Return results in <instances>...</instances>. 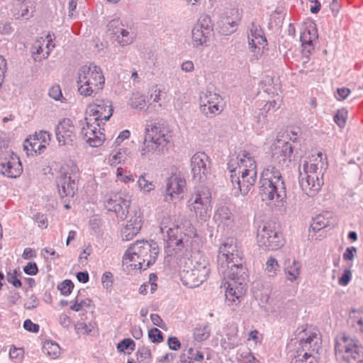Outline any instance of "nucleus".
Here are the masks:
<instances>
[{"mask_svg":"<svg viewBox=\"0 0 363 363\" xmlns=\"http://www.w3.org/2000/svg\"><path fill=\"white\" fill-rule=\"evenodd\" d=\"M242 251H219L217 256L218 269L227 279L224 283L225 303L233 310L247 291V275L242 263Z\"/></svg>","mask_w":363,"mask_h":363,"instance_id":"nucleus-1","label":"nucleus"},{"mask_svg":"<svg viewBox=\"0 0 363 363\" xmlns=\"http://www.w3.org/2000/svg\"><path fill=\"white\" fill-rule=\"evenodd\" d=\"M227 164L231 173L234 195H247L257 179V164L254 157L248 151L242 150L238 155H230Z\"/></svg>","mask_w":363,"mask_h":363,"instance_id":"nucleus-2","label":"nucleus"},{"mask_svg":"<svg viewBox=\"0 0 363 363\" xmlns=\"http://www.w3.org/2000/svg\"><path fill=\"white\" fill-rule=\"evenodd\" d=\"M200 252L201 251H176L177 264L186 268L181 273V280L184 285L189 288L200 286L210 273L209 268L206 267L205 264L196 262V265L193 264L191 259L200 257Z\"/></svg>","mask_w":363,"mask_h":363,"instance_id":"nucleus-3","label":"nucleus"},{"mask_svg":"<svg viewBox=\"0 0 363 363\" xmlns=\"http://www.w3.org/2000/svg\"><path fill=\"white\" fill-rule=\"evenodd\" d=\"M259 194L262 201H275L279 203L286 197V189L281 174L276 167H266L260 177Z\"/></svg>","mask_w":363,"mask_h":363,"instance_id":"nucleus-4","label":"nucleus"},{"mask_svg":"<svg viewBox=\"0 0 363 363\" xmlns=\"http://www.w3.org/2000/svg\"><path fill=\"white\" fill-rule=\"evenodd\" d=\"M322 153L319 152L317 157L306 162L302 172L300 170L299 183L303 191L308 196L313 197L320 191L323 184V174L325 170L322 162Z\"/></svg>","mask_w":363,"mask_h":363,"instance_id":"nucleus-5","label":"nucleus"},{"mask_svg":"<svg viewBox=\"0 0 363 363\" xmlns=\"http://www.w3.org/2000/svg\"><path fill=\"white\" fill-rule=\"evenodd\" d=\"M77 82L79 94L87 97L96 95L103 89L105 79L101 68L90 64L79 69Z\"/></svg>","mask_w":363,"mask_h":363,"instance_id":"nucleus-6","label":"nucleus"},{"mask_svg":"<svg viewBox=\"0 0 363 363\" xmlns=\"http://www.w3.org/2000/svg\"><path fill=\"white\" fill-rule=\"evenodd\" d=\"M170 139V132L164 124L147 125L143 147L141 149L142 157H150L154 152H162Z\"/></svg>","mask_w":363,"mask_h":363,"instance_id":"nucleus-7","label":"nucleus"},{"mask_svg":"<svg viewBox=\"0 0 363 363\" xmlns=\"http://www.w3.org/2000/svg\"><path fill=\"white\" fill-rule=\"evenodd\" d=\"M300 338L291 363H318L322 344L320 335L315 332L306 333Z\"/></svg>","mask_w":363,"mask_h":363,"instance_id":"nucleus-8","label":"nucleus"},{"mask_svg":"<svg viewBox=\"0 0 363 363\" xmlns=\"http://www.w3.org/2000/svg\"><path fill=\"white\" fill-rule=\"evenodd\" d=\"M335 354L337 360L346 363H362L363 362V347L358 340L345 333H340L336 337Z\"/></svg>","mask_w":363,"mask_h":363,"instance_id":"nucleus-9","label":"nucleus"},{"mask_svg":"<svg viewBox=\"0 0 363 363\" xmlns=\"http://www.w3.org/2000/svg\"><path fill=\"white\" fill-rule=\"evenodd\" d=\"M160 230L162 233L167 234L165 248H172L181 246L186 247L185 243L189 242V237L194 234L193 228L190 222L184 219L181 224L174 225L173 227L167 228L164 222L161 223Z\"/></svg>","mask_w":363,"mask_h":363,"instance_id":"nucleus-10","label":"nucleus"},{"mask_svg":"<svg viewBox=\"0 0 363 363\" xmlns=\"http://www.w3.org/2000/svg\"><path fill=\"white\" fill-rule=\"evenodd\" d=\"M211 199V194L208 188L204 186H199L195 189L188 200V207L197 218L206 220L209 217Z\"/></svg>","mask_w":363,"mask_h":363,"instance_id":"nucleus-11","label":"nucleus"},{"mask_svg":"<svg viewBox=\"0 0 363 363\" xmlns=\"http://www.w3.org/2000/svg\"><path fill=\"white\" fill-rule=\"evenodd\" d=\"M257 244L267 250H279L282 246L278 233L275 230V223L272 221H261L257 227Z\"/></svg>","mask_w":363,"mask_h":363,"instance_id":"nucleus-12","label":"nucleus"},{"mask_svg":"<svg viewBox=\"0 0 363 363\" xmlns=\"http://www.w3.org/2000/svg\"><path fill=\"white\" fill-rule=\"evenodd\" d=\"M77 168L72 167L71 172L62 168L57 177V186L60 196L73 197L77 190Z\"/></svg>","mask_w":363,"mask_h":363,"instance_id":"nucleus-13","label":"nucleus"},{"mask_svg":"<svg viewBox=\"0 0 363 363\" xmlns=\"http://www.w3.org/2000/svg\"><path fill=\"white\" fill-rule=\"evenodd\" d=\"M223 99L221 96L211 91L201 92L199 104L201 111L208 118L218 115L223 111Z\"/></svg>","mask_w":363,"mask_h":363,"instance_id":"nucleus-14","label":"nucleus"},{"mask_svg":"<svg viewBox=\"0 0 363 363\" xmlns=\"http://www.w3.org/2000/svg\"><path fill=\"white\" fill-rule=\"evenodd\" d=\"M193 179L196 182H204L210 174L211 160L203 152L195 153L191 159Z\"/></svg>","mask_w":363,"mask_h":363,"instance_id":"nucleus-15","label":"nucleus"},{"mask_svg":"<svg viewBox=\"0 0 363 363\" xmlns=\"http://www.w3.org/2000/svg\"><path fill=\"white\" fill-rule=\"evenodd\" d=\"M213 31L211 18L204 15L199 18L191 30V41L194 48L203 46Z\"/></svg>","mask_w":363,"mask_h":363,"instance_id":"nucleus-16","label":"nucleus"},{"mask_svg":"<svg viewBox=\"0 0 363 363\" xmlns=\"http://www.w3.org/2000/svg\"><path fill=\"white\" fill-rule=\"evenodd\" d=\"M130 205V200L121 193L114 194L105 203L106 209L114 212L121 220L127 218Z\"/></svg>","mask_w":363,"mask_h":363,"instance_id":"nucleus-17","label":"nucleus"},{"mask_svg":"<svg viewBox=\"0 0 363 363\" xmlns=\"http://www.w3.org/2000/svg\"><path fill=\"white\" fill-rule=\"evenodd\" d=\"M272 159L281 166H288L291 161L293 147L291 143L277 140L272 147Z\"/></svg>","mask_w":363,"mask_h":363,"instance_id":"nucleus-18","label":"nucleus"},{"mask_svg":"<svg viewBox=\"0 0 363 363\" xmlns=\"http://www.w3.org/2000/svg\"><path fill=\"white\" fill-rule=\"evenodd\" d=\"M108 27V30L116 36V40L121 46L131 44L135 38V33L130 29L125 28L119 19L111 21Z\"/></svg>","mask_w":363,"mask_h":363,"instance_id":"nucleus-19","label":"nucleus"},{"mask_svg":"<svg viewBox=\"0 0 363 363\" xmlns=\"http://www.w3.org/2000/svg\"><path fill=\"white\" fill-rule=\"evenodd\" d=\"M74 126L69 118H63L55 128L56 138L60 146L72 145L75 138Z\"/></svg>","mask_w":363,"mask_h":363,"instance_id":"nucleus-20","label":"nucleus"},{"mask_svg":"<svg viewBox=\"0 0 363 363\" xmlns=\"http://www.w3.org/2000/svg\"><path fill=\"white\" fill-rule=\"evenodd\" d=\"M90 116H95L96 121H108L113 114L112 103L108 99H96L94 104L88 107Z\"/></svg>","mask_w":363,"mask_h":363,"instance_id":"nucleus-21","label":"nucleus"},{"mask_svg":"<svg viewBox=\"0 0 363 363\" xmlns=\"http://www.w3.org/2000/svg\"><path fill=\"white\" fill-rule=\"evenodd\" d=\"M88 120L89 118H86V122L82 123V136L91 147H99L105 140L104 136L99 130H97L96 127L89 123Z\"/></svg>","mask_w":363,"mask_h":363,"instance_id":"nucleus-22","label":"nucleus"},{"mask_svg":"<svg viewBox=\"0 0 363 363\" xmlns=\"http://www.w3.org/2000/svg\"><path fill=\"white\" fill-rule=\"evenodd\" d=\"M250 48L252 52L261 55V50L267 45V39L262 29L255 23H252L250 32L247 34Z\"/></svg>","mask_w":363,"mask_h":363,"instance_id":"nucleus-23","label":"nucleus"},{"mask_svg":"<svg viewBox=\"0 0 363 363\" xmlns=\"http://www.w3.org/2000/svg\"><path fill=\"white\" fill-rule=\"evenodd\" d=\"M186 189V181L178 174L172 175L166 183V198L165 200L168 202L173 200L174 198L178 196L184 192Z\"/></svg>","mask_w":363,"mask_h":363,"instance_id":"nucleus-24","label":"nucleus"},{"mask_svg":"<svg viewBox=\"0 0 363 363\" xmlns=\"http://www.w3.org/2000/svg\"><path fill=\"white\" fill-rule=\"evenodd\" d=\"M333 218L330 212L326 211L316 216L308 230V236L311 239H317L315 233L321 232L325 228L333 225Z\"/></svg>","mask_w":363,"mask_h":363,"instance_id":"nucleus-25","label":"nucleus"},{"mask_svg":"<svg viewBox=\"0 0 363 363\" xmlns=\"http://www.w3.org/2000/svg\"><path fill=\"white\" fill-rule=\"evenodd\" d=\"M142 220L140 216L136 214L128 220V223L121 230V238L123 240H131L136 235L141 229Z\"/></svg>","mask_w":363,"mask_h":363,"instance_id":"nucleus-26","label":"nucleus"},{"mask_svg":"<svg viewBox=\"0 0 363 363\" xmlns=\"http://www.w3.org/2000/svg\"><path fill=\"white\" fill-rule=\"evenodd\" d=\"M214 221L218 226L223 228H230L234 223V217L230 209L225 206H221L217 208L213 216Z\"/></svg>","mask_w":363,"mask_h":363,"instance_id":"nucleus-27","label":"nucleus"},{"mask_svg":"<svg viewBox=\"0 0 363 363\" xmlns=\"http://www.w3.org/2000/svg\"><path fill=\"white\" fill-rule=\"evenodd\" d=\"M1 171L7 177L16 178L19 177L23 172V167L19 158L12 157L6 163H2Z\"/></svg>","mask_w":363,"mask_h":363,"instance_id":"nucleus-28","label":"nucleus"},{"mask_svg":"<svg viewBox=\"0 0 363 363\" xmlns=\"http://www.w3.org/2000/svg\"><path fill=\"white\" fill-rule=\"evenodd\" d=\"M348 322L357 333L363 336V308L351 310Z\"/></svg>","mask_w":363,"mask_h":363,"instance_id":"nucleus-29","label":"nucleus"},{"mask_svg":"<svg viewBox=\"0 0 363 363\" xmlns=\"http://www.w3.org/2000/svg\"><path fill=\"white\" fill-rule=\"evenodd\" d=\"M238 20L230 16L223 17L220 21L219 31L224 35H229L237 30Z\"/></svg>","mask_w":363,"mask_h":363,"instance_id":"nucleus-30","label":"nucleus"},{"mask_svg":"<svg viewBox=\"0 0 363 363\" xmlns=\"http://www.w3.org/2000/svg\"><path fill=\"white\" fill-rule=\"evenodd\" d=\"M318 40V34L316 30L313 29L304 31L301 36V41L304 49L309 46V50H313V43Z\"/></svg>","mask_w":363,"mask_h":363,"instance_id":"nucleus-31","label":"nucleus"},{"mask_svg":"<svg viewBox=\"0 0 363 363\" xmlns=\"http://www.w3.org/2000/svg\"><path fill=\"white\" fill-rule=\"evenodd\" d=\"M301 264L295 260L285 268L286 278L290 281H294L300 275Z\"/></svg>","mask_w":363,"mask_h":363,"instance_id":"nucleus-32","label":"nucleus"},{"mask_svg":"<svg viewBox=\"0 0 363 363\" xmlns=\"http://www.w3.org/2000/svg\"><path fill=\"white\" fill-rule=\"evenodd\" d=\"M43 349L44 352L52 359H56L60 354V347L59 345L52 341H46Z\"/></svg>","mask_w":363,"mask_h":363,"instance_id":"nucleus-33","label":"nucleus"},{"mask_svg":"<svg viewBox=\"0 0 363 363\" xmlns=\"http://www.w3.org/2000/svg\"><path fill=\"white\" fill-rule=\"evenodd\" d=\"M158 248V246L153 240H137L135 242L132 243L127 250H155Z\"/></svg>","mask_w":363,"mask_h":363,"instance_id":"nucleus-34","label":"nucleus"},{"mask_svg":"<svg viewBox=\"0 0 363 363\" xmlns=\"http://www.w3.org/2000/svg\"><path fill=\"white\" fill-rule=\"evenodd\" d=\"M194 349L190 347L187 350L188 356L185 354L181 355V362L182 363H193L194 361L201 362L203 359V354L196 351V356H194Z\"/></svg>","mask_w":363,"mask_h":363,"instance_id":"nucleus-35","label":"nucleus"},{"mask_svg":"<svg viewBox=\"0 0 363 363\" xmlns=\"http://www.w3.org/2000/svg\"><path fill=\"white\" fill-rule=\"evenodd\" d=\"M210 331L209 327L207 325L197 326L194 330V337L199 342L206 340L210 336Z\"/></svg>","mask_w":363,"mask_h":363,"instance_id":"nucleus-36","label":"nucleus"},{"mask_svg":"<svg viewBox=\"0 0 363 363\" xmlns=\"http://www.w3.org/2000/svg\"><path fill=\"white\" fill-rule=\"evenodd\" d=\"M127 150L125 149H121L116 154L113 155L110 157L109 162L111 165H116L119 163H125L128 159Z\"/></svg>","mask_w":363,"mask_h":363,"instance_id":"nucleus-37","label":"nucleus"},{"mask_svg":"<svg viewBox=\"0 0 363 363\" xmlns=\"http://www.w3.org/2000/svg\"><path fill=\"white\" fill-rule=\"evenodd\" d=\"M135 342L130 338H125L117 345V350L119 352H125V350H130L128 353L135 350Z\"/></svg>","mask_w":363,"mask_h":363,"instance_id":"nucleus-38","label":"nucleus"},{"mask_svg":"<svg viewBox=\"0 0 363 363\" xmlns=\"http://www.w3.org/2000/svg\"><path fill=\"white\" fill-rule=\"evenodd\" d=\"M129 104L133 108L143 109L145 106V97L138 93L133 94L130 99Z\"/></svg>","mask_w":363,"mask_h":363,"instance_id":"nucleus-39","label":"nucleus"},{"mask_svg":"<svg viewBox=\"0 0 363 363\" xmlns=\"http://www.w3.org/2000/svg\"><path fill=\"white\" fill-rule=\"evenodd\" d=\"M347 118V111L345 108L337 110L334 116V121L340 128H344Z\"/></svg>","mask_w":363,"mask_h":363,"instance_id":"nucleus-40","label":"nucleus"},{"mask_svg":"<svg viewBox=\"0 0 363 363\" xmlns=\"http://www.w3.org/2000/svg\"><path fill=\"white\" fill-rule=\"evenodd\" d=\"M137 359L139 363H149L151 358V352L150 349L142 347L137 352Z\"/></svg>","mask_w":363,"mask_h":363,"instance_id":"nucleus-41","label":"nucleus"},{"mask_svg":"<svg viewBox=\"0 0 363 363\" xmlns=\"http://www.w3.org/2000/svg\"><path fill=\"white\" fill-rule=\"evenodd\" d=\"M279 264L276 259L270 257L266 263V272L269 277H274L277 274Z\"/></svg>","mask_w":363,"mask_h":363,"instance_id":"nucleus-42","label":"nucleus"},{"mask_svg":"<svg viewBox=\"0 0 363 363\" xmlns=\"http://www.w3.org/2000/svg\"><path fill=\"white\" fill-rule=\"evenodd\" d=\"M43 45L41 40H38L31 47V52L33 54L35 61H40L43 57L39 55L43 52Z\"/></svg>","mask_w":363,"mask_h":363,"instance_id":"nucleus-43","label":"nucleus"},{"mask_svg":"<svg viewBox=\"0 0 363 363\" xmlns=\"http://www.w3.org/2000/svg\"><path fill=\"white\" fill-rule=\"evenodd\" d=\"M94 325L92 324H89L87 325L84 322H78L75 325V331L77 334H89L92 330L94 329Z\"/></svg>","mask_w":363,"mask_h":363,"instance_id":"nucleus-44","label":"nucleus"},{"mask_svg":"<svg viewBox=\"0 0 363 363\" xmlns=\"http://www.w3.org/2000/svg\"><path fill=\"white\" fill-rule=\"evenodd\" d=\"M138 184L141 190L145 192H150L154 189L155 185L152 182H149L145 177V175H141L138 180Z\"/></svg>","mask_w":363,"mask_h":363,"instance_id":"nucleus-45","label":"nucleus"},{"mask_svg":"<svg viewBox=\"0 0 363 363\" xmlns=\"http://www.w3.org/2000/svg\"><path fill=\"white\" fill-rule=\"evenodd\" d=\"M148 337L154 343H160L163 341L162 332L156 328H152L149 330Z\"/></svg>","mask_w":363,"mask_h":363,"instance_id":"nucleus-46","label":"nucleus"},{"mask_svg":"<svg viewBox=\"0 0 363 363\" xmlns=\"http://www.w3.org/2000/svg\"><path fill=\"white\" fill-rule=\"evenodd\" d=\"M24 352L21 348L13 347L9 351L10 358L13 359L16 363H20L23 357Z\"/></svg>","mask_w":363,"mask_h":363,"instance_id":"nucleus-47","label":"nucleus"},{"mask_svg":"<svg viewBox=\"0 0 363 363\" xmlns=\"http://www.w3.org/2000/svg\"><path fill=\"white\" fill-rule=\"evenodd\" d=\"M49 96L56 101H63L65 99L62 96L61 88L59 85H53L49 89Z\"/></svg>","mask_w":363,"mask_h":363,"instance_id":"nucleus-48","label":"nucleus"},{"mask_svg":"<svg viewBox=\"0 0 363 363\" xmlns=\"http://www.w3.org/2000/svg\"><path fill=\"white\" fill-rule=\"evenodd\" d=\"M74 288V284L71 280L67 279L62 281L59 286L58 289L60 290L62 294L67 296L71 294Z\"/></svg>","mask_w":363,"mask_h":363,"instance_id":"nucleus-49","label":"nucleus"},{"mask_svg":"<svg viewBox=\"0 0 363 363\" xmlns=\"http://www.w3.org/2000/svg\"><path fill=\"white\" fill-rule=\"evenodd\" d=\"M6 280L16 288H20L22 286L21 280L18 278L16 270H14L13 272H9L6 274Z\"/></svg>","mask_w":363,"mask_h":363,"instance_id":"nucleus-50","label":"nucleus"},{"mask_svg":"<svg viewBox=\"0 0 363 363\" xmlns=\"http://www.w3.org/2000/svg\"><path fill=\"white\" fill-rule=\"evenodd\" d=\"M279 108V106L277 105V103L275 100L269 101H268L262 108V110H260L259 115L261 114L264 118L266 117V115L264 113H267V112L270 111H276Z\"/></svg>","mask_w":363,"mask_h":363,"instance_id":"nucleus-51","label":"nucleus"},{"mask_svg":"<svg viewBox=\"0 0 363 363\" xmlns=\"http://www.w3.org/2000/svg\"><path fill=\"white\" fill-rule=\"evenodd\" d=\"M352 278V272L349 269L344 271L342 275L338 280V283L341 286H347Z\"/></svg>","mask_w":363,"mask_h":363,"instance_id":"nucleus-52","label":"nucleus"},{"mask_svg":"<svg viewBox=\"0 0 363 363\" xmlns=\"http://www.w3.org/2000/svg\"><path fill=\"white\" fill-rule=\"evenodd\" d=\"M101 282L104 288L108 289L113 282V274L110 272L104 273L101 277Z\"/></svg>","mask_w":363,"mask_h":363,"instance_id":"nucleus-53","label":"nucleus"},{"mask_svg":"<svg viewBox=\"0 0 363 363\" xmlns=\"http://www.w3.org/2000/svg\"><path fill=\"white\" fill-rule=\"evenodd\" d=\"M221 247L237 248V247H238L237 240L233 237L227 238L221 243V246L220 248H221Z\"/></svg>","mask_w":363,"mask_h":363,"instance_id":"nucleus-54","label":"nucleus"},{"mask_svg":"<svg viewBox=\"0 0 363 363\" xmlns=\"http://www.w3.org/2000/svg\"><path fill=\"white\" fill-rule=\"evenodd\" d=\"M23 328L27 331L32 333H38L40 329L39 325L33 323L30 319H27L24 321Z\"/></svg>","mask_w":363,"mask_h":363,"instance_id":"nucleus-55","label":"nucleus"},{"mask_svg":"<svg viewBox=\"0 0 363 363\" xmlns=\"http://www.w3.org/2000/svg\"><path fill=\"white\" fill-rule=\"evenodd\" d=\"M23 271L28 275H35L38 272V269L35 262H28L27 265L24 267Z\"/></svg>","mask_w":363,"mask_h":363,"instance_id":"nucleus-56","label":"nucleus"},{"mask_svg":"<svg viewBox=\"0 0 363 363\" xmlns=\"http://www.w3.org/2000/svg\"><path fill=\"white\" fill-rule=\"evenodd\" d=\"M167 343H168L169 347L172 350L177 351V350H179L181 347V343H180L179 340H178V338L176 337H169V339L167 340Z\"/></svg>","mask_w":363,"mask_h":363,"instance_id":"nucleus-57","label":"nucleus"},{"mask_svg":"<svg viewBox=\"0 0 363 363\" xmlns=\"http://www.w3.org/2000/svg\"><path fill=\"white\" fill-rule=\"evenodd\" d=\"M38 305V301L35 296L31 295L28 301L25 303V308L26 309L30 310L37 307Z\"/></svg>","mask_w":363,"mask_h":363,"instance_id":"nucleus-58","label":"nucleus"},{"mask_svg":"<svg viewBox=\"0 0 363 363\" xmlns=\"http://www.w3.org/2000/svg\"><path fill=\"white\" fill-rule=\"evenodd\" d=\"M35 219L38 223V226L41 228H46L48 226V220L45 215L38 213L35 215Z\"/></svg>","mask_w":363,"mask_h":363,"instance_id":"nucleus-59","label":"nucleus"},{"mask_svg":"<svg viewBox=\"0 0 363 363\" xmlns=\"http://www.w3.org/2000/svg\"><path fill=\"white\" fill-rule=\"evenodd\" d=\"M337 96L336 98L337 100H344L350 94V90L346 87L339 88L337 90Z\"/></svg>","mask_w":363,"mask_h":363,"instance_id":"nucleus-60","label":"nucleus"},{"mask_svg":"<svg viewBox=\"0 0 363 363\" xmlns=\"http://www.w3.org/2000/svg\"><path fill=\"white\" fill-rule=\"evenodd\" d=\"M122 172L123 168L118 167L117 169V177L119 179L123 180L125 183L132 182L135 180V178L132 174L123 177Z\"/></svg>","mask_w":363,"mask_h":363,"instance_id":"nucleus-61","label":"nucleus"},{"mask_svg":"<svg viewBox=\"0 0 363 363\" xmlns=\"http://www.w3.org/2000/svg\"><path fill=\"white\" fill-rule=\"evenodd\" d=\"M150 319L152 323L156 326H158L161 328H164V327L165 326V323L163 322V320L158 314H151Z\"/></svg>","mask_w":363,"mask_h":363,"instance_id":"nucleus-62","label":"nucleus"},{"mask_svg":"<svg viewBox=\"0 0 363 363\" xmlns=\"http://www.w3.org/2000/svg\"><path fill=\"white\" fill-rule=\"evenodd\" d=\"M130 137V132L128 130H123L116 138L114 142L115 145H119L125 139Z\"/></svg>","mask_w":363,"mask_h":363,"instance_id":"nucleus-63","label":"nucleus"},{"mask_svg":"<svg viewBox=\"0 0 363 363\" xmlns=\"http://www.w3.org/2000/svg\"><path fill=\"white\" fill-rule=\"evenodd\" d=\"M181 69L185 72H191L194 69V63L190 60L185 61L182 64Z\"/></svg>","mask_w":363,"mask_h":363,"instance_id":"nucleus-64","label":"nucleus"}]
</instances>
